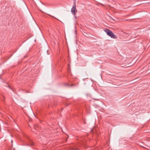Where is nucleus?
I'll return each instance as SVG.
<instances>
[{
	"label": "nucleus",
	"instance_id": "423d86ee",
	"mask_svg": "<svg viewBox=\"0 0 150 150\" xmlns=\"http://www.w3.org/2000/svg\"><path fill=\"white\" fill-rule=\"evenodd\" d=\"M11 142H12H12H13L12 140H11Z\"/></svg>",
	"mask_w": 150,
	"mask_h": 150
},
{
	"label": "nucleus",
	"instance_id": "39448f33",
	"mask_svg": "<svg viewBox=\"0 0 150 150\" xmlns=\"http://www.w3.org/2000/svg\"><path fill=\"white\" fill-rule=\"evenodd\" d=\"M74 17L76 18V15H74Z\"/></svg>",
	"mask_w": 150,
	"mask_h": 150
},
{
	"label": "nucleus",
	"instance_id": "7ed1b4c3",
	"mask_svg": "<svg viewBox=\"0 0 150 150\" xmlns=\"http://www.w3.org/2000/svg\"><path fill=\"white\" fill-rule=\"evenodd\" d=\"M5 99V97L4 96H2L1 99V100H2V101H4V99Z\"/></svg>",
	"mask_w": 150,
	"mask_h": 150
},
{
	"label": "nucleus",
	"instance_id": "f257e3e1",
	"mask_svg": "<svg viewBox=\"0 0 150 150\" xmlns=\"http://www.w3.org/2000/svg\"><path fill=\"white\" fill-rule=\"evenodd\" d=\"M104 31L108 36L110 37L111 38L115 39L117 38L116 36L109 29L106 28L104 30Z\"/></svg>",
	"mask_w": 150,
	"mask_h": 150
},
{
	"label": "nucleus",
	"instance_id": "20e7f679",
	"mask_svg": "<svg viewBox=\"0 0 150 150\" xmlns=\"http://www.w3.org/2000/svg\"><path fill=\"white\" fill-rule=\"evenodd\" d=\"M33 145V143L32 142H31V143L28 144V145Z\"/></svg>",
	"mask_w": 150,
	"mask_h": 150
},
{
	"label": "nucleus",
	"instance_id": "f03ea898",
	"mask_svg": "<svg viewBox=\"0 0 150 150\" xmlns=\"http://www.w3.org/2000/svg\"><path fill=\"white\" fill-rule=\"evenodd\" d=\"M71 11L73 14L74 15H76V12L77 11V10L76 9V5L75 4H74V6L72 7Z\"/></svg>",
	"mask_w": 150,
	"mask_h": 150
}]
</instances>
